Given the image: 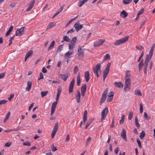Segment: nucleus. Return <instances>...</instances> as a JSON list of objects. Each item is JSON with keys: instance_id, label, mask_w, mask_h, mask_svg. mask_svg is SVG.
Listing matches in <instances>:
<instances>
[{"instance_id": "obj_46", "label": "nucleus", "mask_w": 155, "mask_h": 155, "mask_svg": "<svg viewBox=\"0 0 155 155\" xmlns=\"http://www.w3.org/2000/svg\"><path fill=\"white\" fill-rule=\"evenodd\" d=\"M133 111L130 112L128 116V119L129 120H131L133 117Z\"/></svg>"}, {"instance_id": "obj_10", "label": "nucleus", "mask_w": 155, "mask_h": 155, "mask_svg": "<svg viewBox=\"0 0 155 155\" xmlns=\"http://www.w3.org/2000/svg\"><path fill=\"white\" fill-rule=\"evenodd\" d=\"M24 33V28L22 27L18 29L16 31V36H20Z\"/></svg>"}, {"instance_id": "obj_41", "label": "nucleus", "mask_w": 155, "mask_h": 155, "mask_svg": "<svg viewBox=\"0 0 155 155\" xmlns=\"http://www.w3.org/2000/svg\"><path fill=\"white\" fill-rule=\"evenodd\" d=\"M135 95L139 96H141L142 95V94L141 92H140V91L139 90H136L135 91Z\"/></svg>"}, {"instance_id": "obj_30", "label": "nucleus", "mask_w": 155, "mask_h": 155, "mask_svg": "<svg viewBox=\"0 0 155 155\" xmlns=\"http://www.w3.org/2000/svg\"><path fill=\"white\" fill-rule=\"evenodd\" d=\"M75 45L74 44H72L71 43L68 44L69 49L70 51L72 50L75 47Z\"/></svg>"}, {"instance_id": "obj_63", "label": "nucleus", "mask_w": 155, "mask_h": 155, "mask_svg": "<svg viewBox=\"0 0 155 155\" xmlns=\"http://www.w3.org/2000/svg\"><path fill=\"white\" fill-rule=\"evenodd\" d=\"M136 48L137 49L141 50L144 49V47L140 45L139 46H136Z\"/></svg>"}, {"instance_id": "obj_33", "label": "nucleus", "mask_w": 155, "mask_h": 155, "mask_svg": "<svg viewBox=\"0 0 155 155\" xmlns=\"http://www.w3.org/2000/svg\"><path fill=\"white\" fill-rule=\"evenodd\" d=\"M135 124L136 125L137 127L138 128H139L140 127V125L138 123V119L137 117L136 116L135 117Z\"/></svg>"}, {"instance_id": "obj_26", "label": "nucleus", "mask_w": 155, "mask_h": 155, "mask_svg": "<svg viewBox=\"0 0 155 155\" xmlns=\"http://www.w3.org/2000/svg\"><path fill=\"white\" fill-rule=\"evenodd\" d=\"M109 71L107 70L104 69L103 71V80L104 81L105 79L107 77V76L109 72Z\"/></svg>"}, {"instance_id": "obj_27", "label": "nucleus", "mask_w": 155, "mask_h": 155, "mask_svg": "<svg viewBox=\"0 0 155 155\" xmlns=\"http://www.w3.org/2000/svg\"><path fill=\"white\" fill-rule=\"evenodd\" d=\"M73 50H71L70 52L68 51L65 54V56L68 58H70L71 55L73 54Z\"/></svg>"}, {"instance_id": "obj_29", "label": "nucleus", "mask_w": 155, "mask_h": 155, "mask_svg": "<svg viewBox=\"0 0 155 155\" xmlns=\"http://www.w3.org/2000/svg\"><path fill=\"white\" fill-rule=\"evenodd\" d=\"M148 63H149V62H146V61L144 62V72L145 74H146L147 73V65L148 64Z\"/></svg>"}, {"instance_id": "obj_8", "label": "nucleus", "mask_w": 155, "mask_h": 155, "mask_svg": "<svg viewBox=\"0 0 155 155\" xmlns=\"http://www.w3.org/2000/svg\"><path fill=\"white\" fill-rule=\"evenodd\" d=\"M75 81V79L73 78L70 83L69 88V93H71L73 92Z\"/></svg>"}, {"instance_id": "obj_5", "label": "nucleus", "mask_w": 155, "mask_h": 155, "mask_svg": "<svg viewBox=\"0 0 155 155\" xmlns=\"http://www.w3.org/2000/svg\"><path fill=\"white\" fill-rule=\"evenodd\" d=\"M108 112V108L107 107H105L103 109L101 113V122H102L104 119L106 117Z\"/></svg>"}, {"instance_id": "obj_32", "label": "nucleus", "mask_w": 155, "mask_h": 155, "mask_svg": "<svg viewBox=\"0 0 155 155\" xmlns=\"http://www.w3.org/2000/svg\"><path fill=\"white\" fill-rule=\"evenodd\" d=\"M10 112L9 111L8 112V113L6 115L5 117L4 120V123H5L7 121V120L8 119L9 117H10Z\"/></svg>"}, {"instance_id": "obj_52", "label": "nucleus", "mask_w": 155, "mask_h": 155, "mask_svg": "<svg viewBox=\"0 0 155 155\" xmlns=\"http://www.w3.org/2000/svg\"><path fill=\"white\" fill-rule=\"evenodd\" d=\"M63 48V45H61L58 47V49H57V51L58 52H60L62 50Z\"/></svg>"}, {"instance_id": "obj_38", "label": "nucleus", "mask_w": 155, "mask_h": 155, "mask_svg": "<svg viewBox=\"0 0 155 155\" xmlns=\"http://www.w3.org/2000/svg\"><path fill=\"white\" fill-rule=\"evenodd\" d=\"M55 45V41H53L52 42L51 44L48 48V50H49L51 49L52 48L54 47Z\"/></svg>"}, {"instance_id": "obj_14", "label": "nucleus", "mask_w": 155, "mask_h": 155, "mask_svg": "<svg viewBox=\"0 0 155 155\" xmlns=\"http://www.w3.org/2000/svg\"><path fill=\"white\" fill-rule=\"evenodd\" d=\"M35 2V0H32V1L30 2L28 8L26 9V11L27 12L29 11L31 8L33 7L34 6V4Z\"/></svg>"}, {"instance_id": "obj_36", "label": "nucleus", "mask_w": 155, "mask_h": 155, "mask_svg": "<svg viewBox=\"0 0 155 155\" xmlns=\"http://www.w3.org/2000/svg\"><path fill=\"white\" fill-rule=\"evenodd\" d=\"M145 135V132L144 131L142 130L140 133L139 137L141 139H143Z\"/></svg>"}, {"instance_id": "obj_39", "label": "nucleus", "mask_w": 155, "mask_h": 155, "mask_svg": "<svg viewBox=\"0 0 155 155\" xmlns=\"http://www.w3.org/2000/svg\"><path fill=\"white\" fill-rule=\"evenodd\" d=\"M81 92H86V85L84 84L83 85L81 88Z\"/></svg>"}, {"instance_id": "obj_55", "label": "nucleus", "mask_w": 155, "mask_h": 155, "mask_svg": "<svg viewBox=\"0 0 155 155\" xmlns=\"http://www.w3.org/2000/svg\"><path fill=\"white\" fill-rule=\"evenodd\" d=\"M91 140V138L90 137H89L87 139L86 144V146L88 145V144L90 143Z\"/></svg>"}, {"instance_id": "obj_43", "label": "nucleus", "mask_w": 155, "mask_h": 155, "mask_svg": "<svg viewBox=\"0 0 155 155\" xmlns=\"http://www.w3.org/2000/svg\"><path fill=\"white\" fill-rule=\"evenodd\" d=\"M132 1V0H123V2L125 4H128Z\"/></svg>"}, {"instance_id": "obj_9", "label": "nucleus", "mask_w": 155, "mask_h": 155, "mask_svg": "<svg viewBox=\"0 0 155 155\" xmlns=\"http://www.w3.org/2000/svg\"><path fill=\"white\" fill-rule=\"evenodd\" d=\"M130 82L125 81V84L124 90L126 91H127L130 90Z\"/></svg>"}, {"instance_id": "obj_35", "label": "nucleus", "mask_w": 155, "mask_h": 155, "mask_svg": "<svg viewBox=\"0 0 155 155\" xmlns=\"http://www.w3.org/2000/svg\"><path fill=\"white\" fill-rule=\"evenodd\" d=\"M33 53L32 50H30L28 51L26 54V56L28 58L32 55Z\"/></svg>"}, {"instance_id": "obj_21", "label": "nucleus", "mask_w": 155, "mask_h": 155, "mask_svg": "<svg viewBox=\"0 0 155 155\" xmlns=\"http://www.w3.org/2000/svg\"><path fill=\"white\" fill-rule=\"evenodd\" d=\"M110 94H111L108 96V97L107 99V101L109 102H110L113 100L114 95V93L113 92H110Z\"/></svg>"}, {"instance_id": "obj_19", "label": "nucleus", "mask_w": 155, "mask_h": 155, "mask_svg": "<svg viewBox=\"0 0 155 155\" xmlns=\"http://www.w3.org/2000/svg\"><path fill=\"white\" fill-rule=\"evenodd\" d=\"M88 0H79L78 5L79 7H81L85 3H86Z\"/></svg>"}, {"instance_id": "obj_62", "label": "nucleus", "mask_w": 155, "mask_h": 155, "mask_svg": "<svg viewBox=\"0 0 155 155\" xmlns=\"http://www.w3.org/2000/svg\"><path fill=\"white\" fill-rule=\"evenodd\" d=\"M17 3L16 2L10 4V6L12 8H13L15 7Z\"/></svg>"}, {"instance_id": "obj_49", "label": "nucleus", "mask_w": 155, "mask_h": 155, "mask_svg": "<svg viewBox=\"0 0 155 155\" xmlns=\"http://www.w3.org/2000/svg\"><path fill=\"white\" fill-rule=\"evenodd\" d=\"M144 10L143 8H142L140 10H139L138 13H137V14L138 15H141L142 14H143L144 12Z\"/></svg>"}, {"instance_id": "obj_28", "label": "nucleus", "mask_w": 155, "mask_h": 155, "mask_svg": "<svg viewBox=\"0 0 155 155\" xmlns=\"http://www.w3.org/2000/svg\"><path fill=\"white\" fill-rule=\"evenodd\" d=\"M130 74L127 72H126L125 76V81H127L128 82H130Z\"/></svg>"}, {"instance_id": "obj_22", "label": "nucleus", "mask_w": 155, "mask_h": 155, "mask_svg": "<svg viewBox=\"0 0 155 155\" xmlns=\"http://www.w3.org/2000/svg\"><path fill=\"white\" fill-rule=\"evenodd\" d=\"M84 77L86 81L87 82L89 80L90 78L89 74L88 71H86L84 73Z\"/></svg>"}, {"instance_id": "obj_16", "label": "nucleus", "mask_w": 155, "mask_h": 155, "mask_svg": "<svg viewBox=\"0 0 155 155\" xmlns=\"http://www.w3.org/2000/svg\"><path fill=\"white\" fill-rule=\"evenodd\" d=\"M59 77L61 78L64 81H66L68 76L67 74H59Z\"/></svg>"}, {"instance_id": "obj_60", "label": "nucleus", "mask_w": 155, "mask_h": 155, "mask_svg": "<svg viewBox=\"0 0 155 155\" xmlns=\"http://www.w3.org/2000/svg\"><path fill=\"white\" fill-rule=\"evenodd\" d=\"M140 113L141 114L143 112V106H142V104H140Z\"/></svg>"}, {"instance_id": "obj_51", "label": "nucleus", "mask_w": 155, "mask_h": 155, "mask_svg": "<svg viewBox=\"0 0 155 155\" xmlns=\"http://www.w3.org/2000/svg\"><path fill=\"white\" fill-rule=\"evenodd\" d=\"M155 46V44L154 43L153 45H152V46L151 47L150 53L153 54V51L154 50V48Z\"/></svg>"}, {"instance_id": "obj_12", "label": "nucleus", "mask_w": 155, "mask_h": 155, "mask_svg": "<svg viewBox=\"0 0 155 155\" xmlns=\"http://www.w3.org/2000/svg\"><path fill=\"white\" fill-rule=\"evenodd\" d=\"M56 102H54L52 103L51 107V115H52L54 113L55 109L56 107Z\"/></svg>"}, {"instance_id": "obj_7", "label": "nucleus", "mask_w": 155, "mask_h": 155, "mask_svg": "<svg viewBox=\"0 0 155 155\" xmlns=\"http://www.w3.org/2000/svg\"><path fill=\"white\" fill-rule=\"evenodd\" d=\"M74 27L76 31H78L83 27V26L82 25L80 24L79 21H78L74 24Z\"/></svg>"}, {"instance_id": "obj_25", "label": "nucleus", "mask_w": 155, "mask_h": 155, "mask_svg": "<svg viewBox=\"0 0 155 155\" xmlns=\"http://www.w3.org/2000/svg\"><path fill=\"white\" fill-rule=\"evenodd\" d=\"M114 85L117 87L120 88L123 87V85L121 82H115L114 83Z\"/></svg>"}, {"instance_id": "obj_59", "label": "nucleus", "mask_w": 155, "mask_h": 155, "mask_svg": "<svg viewBox=\"0 0 155 155\" xmlns=\"http://www.w3.org/2000/svg\"><path fill=\"white\" fill-rule=\"evenodd\" d=\"M7 101L5 100H2L0 101V105L1 104H5L7 102Z\"/></svg>"}, {"instance_id": "obj_3", "label": "nucleus", "mask_w": 155, "mask_h": 155, "mask_svg": "<svg viewBox=\"0 0 155 155\" xmlns=\"http://www.w3.org/2000/svg\"><path fill=\"white\" fill-rule=\"evenodd\" d=\"M77 51L78 58L79 59L83 58L84 57V49H82L81 47L79 46Z\"/></svg>"}, {"instance_id": "obj_20", "label": "nucleus", "mask_w": 155, "mask_h": 155, "mask_svg": "<svg viewBox=\"0 0 155 155\" xmlns=\"http://www.w3.org/2000/svg\"><path fill=\"white\" fill-rule=\"evenodd\" d=\"M153 55V54L149 52V54H147L145 61L149 62Z\"/></svg>"}, {"instance_id": "obj_34", "label": "nucleus", "mask_w": 155, "mask_h": 155, "mask_svg": "<svg viewBox=\"0 0 155 155\" xmlns=\"http://www.w3.org/2000/svg\"><path fill=\"white\" fill-rule=\"evenodd\" d=\"M78 16V15L76 17L72 18L71 20H70L69 21H68V22L67 23L65 27H66L67 26H68L74 20H75Z\"/></svg>"}, {"instance_id": "obj_50", "label": "nucleus", "mask_w": 155, "mask_h": 155, "mask_svg": "<svg viewBox=\"0 0 155 155\" xmlns=\"http://www.w3.org/2000/svg\"><path fill=\"white\" fill-rule=\"evenodd\" d=\"M137 142L138 143V146L140 148H142V146L140 141L139 140L138 138L137 139Z\"/></svg>"}, {"instance_id": "obj_54", "label": "nucleus", "mask_w": 155, "mask_h": 155, "mask_svg": "<svg viewBox=\"0 0 155 155\" xmlns=\"http://www.w3.org/2000/svg\"><path fill=\"white\" fill-rule=\"evenodd\" d=\"M23 145L25 146H30L31 144L28 141H27L23 143Z\"/></svg>"}, {"instance_id": "obj_44", "label": "nucleus", "mask_w": 155, "mask_h": 155, "mask_svg": "<svg viewBox=\"0 0 155 155\" xmlns=\"http://www.w3.org/2000/svg\"><path fill=\"white\" fill-rule=\"evenodd\" d=\"M77 38L76 37H74L71 40V42H70L72 44H74V45H75L76 41H77Z\"/></svg>"}, {"instance_id": "obj_42", "label": "nucleus", "mask_w": 155, "mask_h": 155, "mask_svg": "<svg viewBox=\"0 0 155 155\" xmlns=\"http://www.w3.org/2000/svg\"><path fill=\"white\" fill-rule=\"evenodd\" d=\"M110 59V57L108 54H106L104 58V60L105 61L109 60Z\"/></svg>"}, {"instance_id": "obj_57", "label": "nucleus", "mask_w": 155, "mask_h": 155, "mask_svg": "<svg viewBox=\"0 0 155 155\" xmlns=\"http://www.w3.org/2000/svg\"><path fill=\"white\" fill-rule=\"evenodd\" d=\"M110 66V63H108L107 64V66L104 69L107 70L109 71V69Z\"/></svg>"}, {"instance_id": "obj_6", "label": "nucleus", "mask_w": 155, "mask_h": 155, "mask_svg": "<svg viewBox=\"0 0 155 155\" xmlns=\"http://www.w3.org/2000/svg\"><path fill=\"white\" fill-rule=\"evenodd\" d=\"M58 129V122H57L54 127L53 130L51 134V136L52 138H53L56 133V132Z\"/></svg>"}, {"instance_id": "obj_58", "label": "nucleus", "mask_w": 155, "mask_h": 155, "mask_svg": "<svg viewBox=\"0 0 155 155\" xmlns=\"http://www.w3.org/2000/svg\"><path fill=\"white\" fill-rule=\"evenodd\" d=\"M64 6L65 5H64L61 6V7L60 8L59 10L57 11V12H58L59 13L61 12L62 11Z\"/></svg>"}, {"instance_id": "obj_53", "label": "nucleus", "mask_w": 155, "mask_h": 155, "mask_svg": "<svg viewBox=\"0 0 155 155\" xmlns=\"http://www.w3.org/2000/svg\"><path fill=\"white\" fill-rule=\"evenodd\" d=\"M108 91V88H107L106 89L104 90V92L103 94H102V95L107 96V94Z\"/></svg>"}, {"instance_id": "obj_40", "label": "nucleus", "mask_w": 155, "mask_h": 155, "mask_svg": "<svg viewBox=\"0 0 155 155\" xmlns=\"http://www.w3.org/2000/svg\"><path fill=\"white\" fill-rule=\"evenodd\" d=\"M106 97L107 96H103L102 95L101 99L100 102V104H101L104 102L106 99Z\"/></svg>"}, {"instance_id": "obj_45", "label": "nucleus", "mask_w": 155, "mask_h": 155, "mask_svg": "<svg viewBox=\"0 0 155 155\" xmlns=\"http://www.w3.org/2000/svg\"><path fill=\"white\" fill-rule=\"evenodd\" d=\"M64 41L67 42H68L70 41V39L66 35L64 36L63 37Z\"/></svg>"}, {"instance_id": "obj_61", "label": "nucleus", "mask_w": 155, "mask_h": 155, "mask_svg": "<svg viewBox=\"0 0 155 155\" xmlns=\"http://www.w3.org/2000/svg\"><path fill=\"white\" fill-rule=\"evenodd\" d=\"M78 71V68L77 66H75L74 68V72L75 74H76Z\"/></svg>"}, {"instance_id": "obj_15", "label": "nucleus", "mask_w": 155, "mask_h": 155, "mask_svg": "<svg viewBox=\"0 0 155 155\" xmlns=\"http://www.w3.org/2000/svg\"><path fill=\"white\" fill-rule=\"evenodd\" d=\"M80 97L81 93L79 91H77V94L75 95V98L77 103H79L80 102Z\"/></svg>"}, {"instance_id": "obj_47", "label": "nucleus", "mask_w": 155, "mask_h": 155, "mask_svg": "<svg viewBox=\"0 0 155 155\" xmlns=\"http://www.w3.org/2000/svg\"><path fill=\"white\" fill-rule=\"evenodd\" d=\"M92 120H89L87 121L85 127V129H87L88 127L89 126L90 124L91 123Z\"/></svg>"}, {"instance_id": "obj_48", "label": "nucleus", "mask_w": 155, "mask_h": 155, "mask_svg": "<svg viewBox=\"0 0 155 155\" xmlns=\"http://www.w3.org/2000/svg\"><path fill=\"white\" fill-rule=\"evenodd\" d=\"M124 115H123L122 116L121 119L120 120L119 123L120 124H123L124 123Z\"/></svg>"}, {"instance_id": "obj_24", "label": "nucleus", "mask_w": 155, "mask_h": 155, "mask_svg": "<svg viewBox=\"0 0 155 155\" xmlns=\"http://www.w3.org/2000/svg\"><path fill=\"white\" fill-rule=\"evenodd\" d=\"M55 25V23L54 22H51L48 25L47 28L46 29V30H47L54 26Z\"/></svg>"}, {"instance_id": "obj_31", "label": "nucleus", "mask_w": 155, "mask_h": 155, "mask_svg": "<svg viewBox=\"0 0 155 155\" xmlns=\"http://www.w3.org/2000/svg\"><path fill=\"white\" fill-rule=\"evenodd\" d=\"M13 26L12 25H11L10 27L8 30L6 32V36H8L10 34V33L12 31L13 29Z\"/></svg>"}, {"instance_id": "obj_17", "label": "nucleus", "mask_w": 155, "mask_h": 155, "mask_svg": "<svg viewBox=\"0 0 155 155\" xmlns=\"http://www.w3.org/2000/svg\"><path fill=\"white\" fill-rule=\"evenodd\" d=\"M32 86V82L28 81L27 83V86L26 87L25 89L27 91H29L31 88Z\"/></svg>"}, {"instance_id": "obj_4", "label": "nucleus", "mask_w": 155, "mask_h": 155, "mask_svg": "<svg viewBox=\"0 0 155 155\" xmlns=\"http://www.w3.org/2000/svg\"><path fill=\"white\" fill-rule=\"evenodd\" d=\"M105 41V39H98L94 41L93 43V45L95 47L99 46L102 45Z\"/></svg>"}, {"instance_id": "obj_1", "label": "nucleus", "mask_w": 155, "mask_h": 155, "mask_svg": "<svg viewBox=\"0 0 155 155\" xmlns=\"http://www.w3.org/2000/svg\"><path fill=\"white\" fill-rule=\"evenodd\" d=\"M128 36H125L122 38L116 40L114 43V45L115 46L119 45L127 42L128 40Z\"/></svg>"}, {"instance_id": "obj_2", "label": "nucleus", "mask_w": 155, "mask_h": 155, "mask_svg": "<svg viewBox=\"0 0 155 155\" xmlns=\"http://www.w3.org/2000/svg\"><path fill=\"white\" fill-rule=\"evenodd\" d=\"M101 64L100 63L98 64L95 67H94L93 68V71L94 73L96 74L97 77H98L99 75L101 74Z\"/></svg>"}, {"instance_id": "obj_13", "label": "nucleus", "mask_w": 155, "mask_h": 155, "mask_svg": "<svg viewBox=\"0 0 155 155\" xmlns=\"http://www.w3.org/2000/svg\"><path fill=\"white\" fill-rule=\"evenodd\" d=\"M121 136L125 141H127V138L126 136V131L124 129L122 130V132L121 133Z\"/></svg>"}, {"instance_id": "obj_11", "label": "nucleus", "mask_w": 155, "mask_h": 155, "mask_svg": "<svg viewBox=\"0 0 155 155\" xmlns=\"http://www.w3.org/2000/svg\"><path fill=\"white\" fill-rule=\"evenodd\" d=\"M56 102H54L52 103L51 107V115H52L54 113L55 109L56 107Z\"/></svg>"}, {"instance_id": "obj_64", "label": "nucleus", "mask_w": 155, "mask_h": 155, "mask_svg": "<svg viewBox=\"0 0 155 155\" xmlns=\"http://www.w3.org/2000/svg\"><path fill=\"white\" fill-rule=\"evenodd\" d=\"M144 64H143V60H142L139 63L138 66V67H142L143 65H144Z\"/></svg>"}, {"instance_id": "obj_56", "label": "nucleus", "mask_w": 155, "mask_h": 155, "mask_svg": "<svg viewBox=\"0 0 155 155\" xmlns=\"http://www.w3.org/2000/svg\"><path fill=\"white\" fill-rule=\"evenodd\" d=\"M14 94H11L9 96V97L8 98V100L10 101H11L12 100V99L14 97Z\"/></svg>"}, {"instance_id": "obj_23", "label": "nucleus", "mask_w": 155, "mask_h": 155, "mask_svg": "<svg viewBox=\"0 0 155 155\" xmlns=\"http://www.w3.org/2000/svg\"><path fill=\"white\" fill-rule=\"evenodd\" d=\"M77 85L78 86H79L81 83V77L80 73H78L77 77Z\"/></svg>"}, {"instance_id": "obj_18", "label": "nucleus", "mask_w": 155, "mask_h": 155, "mask_svg": "<svg viewBox=\"0 0 155 155\" xmlns=\"http://www.w3.org/2000/svg\"><path fill=\"white\" fill-rule=\"evenodd\" d=\"M120 16L123 18H126L128 15L127 13L124 10H123L120 13Z\"/></svg>"}, {"instance_id": "obj_37", "label": "nucleus", "mask_w": 155, "mask_h": 155, "mask_svg": "<svg viewBox=\"0 0 155 155\" xmlns=\"http://www.w3.org/2000/svg\"><path fill=\"white\" fill-rule=\"evenodd\" d=\"M48 91H41V97H43L45 96H46L48 93Z\"/></svg>"}]
</instances>
